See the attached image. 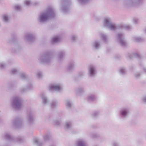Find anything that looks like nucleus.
Returning a JSON list of instances; mask_svg holds the SVG:
<instances>
[{
	"instance_id": "obj_1",
	"label": "nucleus",
	"mask_w": 146,
	"mask_h": 146,
	"mask_svg": "<svg viewBox=\"0 0 146 146\" xmlns=\"http://www.w3.org/2000/svg\"><path fill=\"white\" fill-rule=\"evenodd\" d=\"M103 26L106 28H108L110 30L115 31L117 29H125L127 30H130L132 27L129 25L120 24L116 25L115 24L112 23L111 19L109 17L105 18L103 21Z\"/></svg>"
},
{
	"instance_id": "obj_2",
	"label": "nucleus",
	"mask_w": 146,
	"mask_h": 146,
	"mask_svg": "<svg viewBox=\"0 0 146 146\" xmlns=\"http://www.w3.org/2000/svg\"><path fill=\"white\" fill-rule=\"evenodd\" d=\"M56 14L54 9L51 7H48L45 11L40 13L39 16L38 21L40 23H43L49 19L55 18Z\"/></svg>"
},
{
	"instance_id": "obj_3",
	"label": "nucleus",
	"mask_w": 146,
	"mask_h": 146,
	"mask_svg": "<svg viewBox=\"0 0 146 146\" xmlns=\"http://www.w3.org/2000/svg\"><path fill=\"white\" fill-rule=\"evenodd\" d=\"M53 53L51 51H48L42 54L38 58L39 62L41 63L50 64L52 61Z\"/></svg>"
},
{
	"instance_id": "obj_4",
	"label": "nucleus",
	"mask_w": 146,
	"mask_h": 146,
	"mask_svg": "<svg viewBox=\"0 0 146 146\" xmlns=\"http://www.w3.org/2000/svg\"><path fill=\"white\" fill-rule=\"evenodd\" d=\"M22 102L23 100L21 97L18 96L14 97L11 103V107L15 110H19L21 107Z\"/></svg>"
},
{
	"instance_id": "obj_5",
	"label": "nucleus",
	"mask_w": 146,
	"mask_h": 146,
	"mask_svg": "<svg viewBox=\"0 0 146 146\" xmlns=\"http://www.w3.org/2000/svg\"><path fill=\"white\" fill-rule=\"evenodd\" d=\"M4 137L6 140L10 142H17L21 143L23 141V138L22 137L19 136L17 137H15L11 136L10 134L8 133H6L5 134Z\"/></svg>"
},
{
	"instance_id": "obj_6",
	"label": "nucleus",
	"mask_w": 146,
	"mask_h": 146,
	"mask_svg": "<svg viewBox=\"0 0 146 146\" xmlns=\"http://www.w3.org/2000/svg\"><path fill=\"white\" fill-rule=\"evenodd\" d=\"M61 9L63 12L67 13L69 10L70 6L72 2L71 0H61Z\"/></svg>"
},
{
	"instance_id": "obj_7",
	"label": "nucleus",
	"mask_w": 146,
	"mask_h": 146,
	"mask_svg": "<svg viewBox=\"0 0 146 146\" xmlns=\"http://www.w3.org/2000/svg\"><path fill=\"white\" fill-rule=\"evenodd\" d=\"M23 125V119L21 117H18L15 118L13 121V127L15 128H19Z\"/></svg>"
},
{
	"instance_id": "obj_8",
	"label": "nucleus",
	"mask_w": 146,
	"mask_h": 146,
	"mask_svg": "<svg viewBox=\"0 0 146 146\" xmlns=\"http://www.w3.org/2000/svg\"><path fill=\"white\" fill-rule=\"evenodd\" d=\"M116 37L117 41L121 46L125 47L127 46V44L125 39L124 34L118 33L117 34Z\"/></svg>"
},
{
	"instance_id": "obj_9",
	"label": "nucleus",
	"mask_w": 146,
	"mask_h": 146,
	"mask_svg": "<svg viewBox=\"0 0 146 146\" xmlns=\"http://www.w3.org/2000/svg\"><path fill=\"white\" fill-rule=\"evenodd\" d=\"M130 113L129 110L127 108H123L120 110L119 112V117L123 119L127 118Z\"/></svg>"
},
{
	"instance_id": "obj_10",
	"label": "nucleus",
	"mask_w": 146,
	"mask_h": 146,
	"mask_svg": "<svg viewBox=\"0 0 146 146\" xmlns=\"http://www.w3.org/2000/svg\"><path fill=\"white\" fill-rule=\"evenodd\" d=\"M26 119L29 125H31L34 123L35 121V115L31 111H28L27 113Z\"/></svg>"
},
{
	"instance_id": "obj_11",
	"label": "nucleus",
	"mask_w": 146,
	"mask_h": 146,
	"mask_svg": "<svg viewBox=\"0 0 146 146\" xmlns=\"http://www.w3.org/2000/svg\"><path fill=\"white\" fill-rule=\"evenodd\" d=\"M96 74V71L95 67L93 65H90L88 67V74L90 77H95Z\"/></svg>"
},
{
	"instance_id": "obj_12",
	"label": "nucleus",
	"mask_w": 146,
	"mask_h": 146,
	"mask_svg": "<svg viewBox=\"0 0 146 146\" xmlns=\"http://www.w3.org/2000/svg\"><path fill=\"white\" fill-rule=\"evenodd\" d=\"M35 39V36L32 33H27L24 36L25 40L30 42H34Z\"/></svg>"
},
{
	"instance_id": "obj_13",
	"label": "nucleus",
	"mask_w": 146,
	"mask_h": 146,
	"mask_svg": "<svg viewBox=\"0 0 146 146\" xmlns=\"http://www.w3.org/2000/svg\"><path fill=\"white\" fill-rule=\"evenodd\" d=\"M143 0H125V3L127 5H141Z\"/></svg>"
},
{
	"instance_id": "obj_14",
	"label": "nucleus",
	"mask_w": 146,
	"mask_h": 146,
	"mask_svg": "<svg viewBox=\"0 0 146 146\" xmlns=\"http://www.w3.org/2000/svg\"><path fill=\"white\" fill-rule=\"evenodd\" d=\"M75 64V62L73 61L69 62L66 67L67 72H72L74 70Z\"/></svg>"
},
{
	"instance_id": "obj_15",
	"label": "nucleus",
	"mask_w": 146,
	"mask_h": 146,
	"mask_svg": "<svg viewBox=\"0 0 146 146\" xmlns=\"http://www.w3.org/2000/svg\"><path fill=\"white\" fill-rule=\"evenodd\" d=\"M33 88V86L31 81H30L28 83L26 88H21L20 89V91L22 93L27 92L28 90H30Z\"/></svg>"
},
{
	"instance_id": "obj_16",
	"label": "nucleus",
	"mask_w": 146,
	"mask_h": 146,
	"mask_svg": "<svg viewBox=\"0 0 146 146\" xmlns=\"http://www.w3.org/2000/svg\"><path fill=\"white\" fill-rule=\"evenodd\" d=\"M75 146H87V144L86 141L84 139H79L76 141Z\"/></svg>"
},
{
	"instance_id": "obj_17",
	"label": "nucleus",
	"mask_w": 146,
	"mask_h": 146,
	"mask_svg": "<svg viewBox=\"0 0 146 146\" xmlns=\"http://www.w3.org/2000/svg\"><path fill=\"white\" fill-rule=\"evenodd\" d=\"M65 52L64 50H61L58 53V61L59 62H62L63 59L65 55Z\"/></svg>"
},
{
	"instance_id": "obj_18",
	"label": "nucleus",
	"mask_w": 146,
	"mask_h": 146,
	"mask_svg": "<svg viewBox=\"0 0 146 146\" xmlns=\"http://www.w3.org/2000/svg\"><path fill=\"white\" fill-rule=\"evenodd\" d=\"M101 47L100 42L98 40L94 41L92 44V47L93 49L98 50Z\"/></svg>"
},
{
	"instance_id": "obj_19",
	"label": "nucleus",
	"mask_w": 146,
	"mask_h": 146,
	"mask_svg": "<svg viewBox=\"0 0 146 146\" xmlns=\"http://www.w3.org/2000/svg\"><path fill=\"white\" fill-rule=\"evenodd\" d=\"M97 99L96 96L95 94H90L87 98V101L89 102H92L95 101Z\"/></svg>"
},
{
	"instance_id": "obj_20",
	"label": "nucleus",
	"mask_w": 146,
	"mask_h": 146,
	"mask_svg": "<svg viewBox=\"0 0 146 146\" xmlns=\"http://www.w3.org/2000/svg\"><path fill=\"white\" fill-rule=\"evenodd\" d=\"M72 123L71 121H68L66 122L65 126V128L66 129H72Z\"/></svg>"
},
{
	"instance_id": "obj_21",
	"label": "nucleus",
	"mask_w": 146,
	"mask_h": 146,
	"mask_svg": "<svg viewBox=\"0 0 146 146\" xmlns=\"http://www.w3.org/2000/svg\"><path fill=\"white\" fill-rule=\"evenodd\" d=\"M75 92L77 95H81L84 92V88L82 86L78 87L76 89Z\"/></svg>"
},
{
	"instance_id": "obj_22",
	"label": "nucleus",
	"mask_w": 146,
	"mask_h": 146,
	"mask_svg": "<svg viewBox=\"0 0 146 146\" xmlns=\"http://www.w3.org/2000/svg\"><path fill=\"white\" fill-rule=\"evenodd\" d=\"M137 58L138 59L141 58L140 56L137 53H133L132 54H128L127 56V59H131L133 57Z\"/></svg>"
},
{
	"instance_id": "obj_23",
	"label": "nucleus",
	"mask_w": 146,
	"mask_h": 146,
	"mask_svg": "<svg viewBox=\"0 0 146 146\" xmlns=\"http://www.w3.org/2000/svg\"><path fill=\"white\" fill-rule=\"evenodd\" d=\"M41 98L42 100V103L44 105H47L48 103L49 100L45 94H42L41 95Z\"/></svg>"
},
{
	"instance_id": "obj_24",
	"label": "nucleus",
	"mask_w": 146,
	"mask_h": 146,
	"mask_svg": "<svg viewBox=\"0 0 146 146\" xmlns=\"http://www.w3.org/2000/svg\"><path fill=\"white\" fill-rule=\"evenodd\" d=\"M50 90H54L57 91H59L60 90V87L59 85H51L50 86Z\"/></svg>"
},
{
	"instance_id": "obj_25",
	"label": "nucleus",
	"mask_w": 146,
	"mask_h": 146,
	"mask_svg": "<svg viewBox=\"0 0 146 146\" xmlns=\"http://www.w3.org/2000/svg\"><path fill=\"white\" fill-rule=\"evenodd\" d=\"M58 105V103L56 100H52L50 103V107L51 108H55Z\"/></svg>"
},
{
	"instance_id": "obj_26",
	"label": "nucleus",
	"mask_w": 146,
	"mask_h": 146,
	"mask_svg": "<svg viewBox=\"0 0 146 146\" xmlns=\"http://www.w3.org/2000/svg\"><path fill=\"white\" fill-rule=\"evenodd\" d=\"M65 105L68 108H70L72 106V104L71 101L68 99H67L65 100Z\"/></svg>"
},
{
	"instance_id": "obj_27",
	"label": "nucleus",
	"mask_w": 146,
	"mask_h": 146,
	"mask_svg": "<svg viewBox=\"0 0 146 146\" xmlns=\"http://www.w3.org/2000/svg\"><path fill=\"white\" fill-rule=\"evenodd\" d=\"M60 40V38L59 36H57L53 38L52 39V44L56 43L59 42Z\"/></svg>"
},
{
	"instance_id": "obj_28",
	"label": "nucleus",
	"mask_w": 146,
	"mask_h": 146,
	"mask_svg": "<svg viewBox=\"0 0 146 146\" xmlns=\"http://www.w3.org/2000/svg\"><path fill=\"white\" fill-rule=\"evenodd\" d=\"M100 114V112L99 111H93L92 114L91 115L92 118H95L97 117Z\"/></svg>"
},
{
	"instance_id": "obj_29",
	"label": "nucleus",
	"mask_w": 146,
	"mask_h": 146,
	"mask_svg": "<svg viewBox=\"0 0 146 146\" xmlns=\"http://www.w3.org/2000/svg\"><path fill=\"white\" fill-rule=\"evenodd\" d=\"M119 74L122 76L126 74V71L125 68L124 67L120 68L119 70Z\"/></svg>"
},
{
	"instance_id": "obj_30",
	"label": "nucleus",
	"mask_w": 146,
	"mask_h": 146,
	"mask_svg": "<svg viewBox=\"0 0 146 146\" xmlns=\"http://www.w3.org/2000/svg\"><path fill=\"white\" fill-rule=\"evenodd\" d=\"M133 40L135 42H139L143 40L142 38L138 36H134L133 38Z\"/></svg>"
},
{
	"instance_id": "obj_31",
	"label": "nucleus",
	"mask_w": 146,
	"mask_h": 146,
	"mask_svg": "<svg viewBox=\"0 0 146 146\" xmlns=\"http://www.w3.org/2000/svg\"><path fill=\"white\" fill-rule=\"evenodd\" d=\"M11 72L13 74H17L20 73V70L17 68H13L11 69Z\"/></svg>"
},
{
	"instance_id": "obj_32",
	"label": "nucleus",
	"mask_w": 146,
	"mask_h": 146,
	"mask_svg": "<svg viewBox=\"0 0 146 146\" xmlns=\"http://www.w3.org/2000/svg\"><path fill=\"white\" fill-rule=\"evenodd\" d=\"M2 19L3 22L5 23H8L9 22V19L8 16L7 15H3Z\"/></svg>"
},
{
	"instance_id": "obj_33",
	"label": "nucleus",
	"mask_w": 146,
	"mask_h": 146,
	"mask_svg": "<svg viewBox=\"0 0 146 146\" xmlns=\"http://www.w3.org/2000/svg\"><path fill=\"white\" fill-rule=\"evenodd\" d=\"M51 138V135L50 133H48L44 137V139L45 141H48Z\"/></svg>"
},
{
	"instance_id": "obj_34",
	"label": "nucleus",
	"mask_w": 146,
	"mask_h": 146,
	"mask_svg": "<svg viewBox=\"0 0 146 146\" xmlns=\"http://www.w3.org/2000/svg\"><path fill=\"white\" fill-rule=\"evenodd\" d=\"M34 142L37 145V146H42L43 144V142L39 141L38 139L36 138L34 139Z\"/></svg>"
},
{
	"instance_id": "obj_35",
	"label": "nucleus",
	"mask_w": 146,
	"mask_h": 146,
	"mask_svg": "<svg viewBox=\"0 0 146 146\" xmlns=\"http://www.w3.org/2000/svg\"><path fill=\"white\" fill-rule=\"evenodd\" d=\"M20 76L21 79L23 80H26L28 78V76L25 73L20 74Z\"/></svg>"
},
{
	"instance_id": "obj_36",
	"label": "nucleus",
	"mask_w": 146,
	"mask_h": 146,
	"mask_svg": "<svg viewBox=\"0 0 146 146\" xmlns=\"http://www.w3.org/2000/svg\"><path fill=\"white\" fill-rule=\"evenodd\" d=\"M102 39L105 42H106L108 41L107 36L105 34L102 33H100Z\"/></svg>"
},
{
	"instance_id": "obj_37",
	"label": "nucleus",
	"mask_w": 146,
	"mask_h": 146,
	"mask_svg": "<svg viewBox=\"0 0 146 146\" xmlns=\"http://www.w3.org/2000/svg\"><path fill=\"white\" fill-rule=\"evenodd\" d=\"M79 3L85 4L89 2L90 0H77Z\"/></svg>"
},
{
	"instance_id": "obj_38",
	"label": "nucleus",
	"mask_w": 146,
	"mask_h": 146,
	"mask_svg": "<svg viewBox=\"0 0 146 146\" xmlns=\"http://www.w3.org/2000/svg\"><path fill=\"white\" fill-rule=\"evenodd\" d=\"M141 74V73L137 72L134 74V76L135 78L138 79L140 78Z\"/></svg>"
},
{
	"instance_id": "obj_39",
	"label": "nucleus",
	"mask_w": 146,
	"mask_h": 146,
	"mask_svg": "<svg viewBox=\"0 0 146 146\" xmlns=\"http://www.w3.org/2000/svg\"><path fill=\"white\" fill-rule=\"evenodd\" d=\"M13 8L16 11H20L21 9V6L19 5H15L14 7Z\"/></svg>"
},
{
	"instance_id": "obj_40",
	"label": "nucleus",
	"mask_w": 146,
	"mask_h": 146,
	"mask_svg": "<svg viewBox=\"0 0 146 146\" xmlns=\"http://www.w3.org/2000/svg\"><path fill=\"white\" fill-rule=\"evenodd\" d=\"M61 123V121L60 120H56L54 121V125H60Z\"/></svg>"
},
{
	"instance_id": "obj_41",
	"label": "nucleus",
	"mask_w": 146,
	"mask_h": 146,
	"mask_svg": "<svg viewBox=\"0 0 146 146\" xmlns=\"http://www.w3.org/2000/svg\"><path fill=\"white\" fill-rule=\"evenodd\" d=\"M77 38V36L76 35H72L71 36V40L74 42H75Z\"/></svg>"
},
{
	"instance_id": "obj_42",
	"label": "nucleus",
	"mask_w": 146,
	"mask_h": 146,
	"mask_svg": "<svg viewBox=\"0 0 146 146\" xmlns=\"http://www.w3.org/2000/svg\"><path fill=\"white\" fill-rule=\"evenodd\" d=\"M140 68L142 69L144 72L146 73V68L142 64H140Z\"/></svg>"
},
{
	"instance_id": "obj_43",
	"label": "nucleus",
	"mask_w": 146,
	"mask_h": 146,
	"mask_svg": "<svg viewBox=\"0 0 146 146\" xmlns=\"http://www.w3.org/2000/svg\"><path fill=\"white\" fill-rule=\"evenodd\" d=\"M91 136L93 138H97L98 137V135L95 133H92L91 135Z\"/></svg>"
},
{
	"instance_id": "obj_44",
	"label": "nucleus",
	"mask_w": 146,
	"mask_h": 146,
	"mask_svg": "<svg viewBox=\"0 0 146 146\" xmlns=\"http://www.w3.org/2000/svg\"><path fill=\"white\" fill-rule=\"evenodd\" d=\"M37 76L38 78H41L42 76V74L41 72L38 71L37 72Z\"/></svg>"
},
{
	"instance_id": "obj_45",
	"label": "nucleus",
	"mask_w": 146,
	"mask_h": 146,
	"mask_svg": "<svg viewBox=\"0 0 146 146\" xmlns=\"http://www.w3.org/2000/svg\"><path fill=\"white\" fill-rule=\"evenodd\" d=\"M6 66V64L4 63H1L0 65V68L1 69H3L5 68Z\"/></svg>"
},
{
	"instance_id": "obj_46",
	"label": "nucleus",
	"mask_w": 146,
	"mask_h": 146,
	"mask_svg": "<svg viewBox=\"0 0 146 146\" xmlns=\"http://www.w3.org/2000/svg\"><path fill=\"white\" fill-rule=\"evenodd\" d=\"M112 146H119L118 143L116 141H114L112 143Z\"/></svg>"
},
{
	"instance_id": "obj_47",
	"label": "nucleus",
	"mask_w": 146,
	"mask_h": 146,
	"mask_svg": "<svg viewBox=\"0 0 146 146\" xmlns=\"http://www.w3.org/2000/svg\"><path fill=\"white\" fill-rule=\"evenodd\" d=\"M25 3L27 6H29L31 4V1L29 0H27L25 1Z\"/></svg>"
},
{
	"instance_id": "obj_48",
	"label": "nucleus",
	"mask_w": 146,
	"mask_h": 146,
	"mask_svg": "<svg viewBox=\"0 0 146 146\" xmlns=\"http://www.w3.org/2000/svg\"><path fill=\"white\" fill-rule=\"evenodd\" d=\"M133 21L134 23L135 24H136L137 23L139 20L137 18H134L133 19Z\"/></svg>"
},
{
	"instance_id": "obj_49",
	"label": "nucleus",
	"mask_w": 146,
	"mask_h": 146,
	"mask_svg": "<svg viewBox=\"0 0 146 146\" xmlns=\"http://www.w3.org/2000/svg\"><path fill=\"white\" fill-rule=\"evenodd\" d=\"M84 72H79L78 74L79 77H82L84 74Z\"/></svg>"
},
{
	"instance_id": "obj_50",
	"label": "nucleus",
	"mask_w": 146,
	"mask_h": 146,
	"mask_svg": "<svg viewBox=\"0 0 146 146\" xmlns=\"http://www.w3.org/2000/svg\"><path fill=\"white\" fill-rule=\"evenodd\" d=\"M135 68V66L133 65H131L129 66V68L130 70H133Z\"/></svg>"
},
{
	"instance_id": "obj_51",
	"label": "nucleus",
	"mask_w": 146,
	"mask_h": 146,
	"mask_svg": "<svg viewBox=\"0 0 146 146\" xmlns=\"http://www.w3.org/2000/svg\"><path fill=\"white\" fill-rule=\"evenodd\" d=\"M142 100L144 103H146V96H144L143 97Z\"/></svg>"
},
{
	"instance_id": "obj_52",
	"label": "nucleus",
	"mask_w": 146,
	"mask_h": 146,
	"mask_svg": "<svg viewBox=\"0 0 146 146\" xmlns=\"http://www.w3.org/2000/svg\"><path fill=\"white\" fill-rule=\"evenodd\" d=\"M38 3L37 2H35V3H34V4H33V5H38Z\"/></svg>"
},
{
	"instance_id": "obj_53",
	"label": "nucleus",
	"mask_w": 146,
	"mask_h": 146,
	"mask_svg": "<svg viewBox=\"0 0 146 146\" xmlns=\"http://www.w3.org/2000/svg\"><path fill=\"white\" fill-rule=\"evenodd\" d=\"M48 120L49 121L50 120V117L49 116H48Z\"/></svg>"
},
{
	"instance_id": "obj_54",
	"label": "nucleus",
	"mask_w": 146,
	"mask_h": 146,
	"mask_svg": "<svg viewBox=\"0 0 146 146\" xmlns=\"http://www.w3.org/2000/svg\"><path fill=\"white\" fill-rule=\"evenodd\" d=\"M144 31L145 33H146V28L144 29Z\"/></svg>"
},
{
	"instance_id": "obj_55",
	"label": "nucleus",
	"mask_w": 146,
	"mask_h": 146,
	"mask_svg": "<svg viewBox=\"0 0 146 146\" xmlns=\"http://www.w3.org/2000/svg\"><path fill=\"white\" fill-rule=\"evenodd\" d=\"M16 50H19V49L18 48H17Z\"/></svg>"
},
{
	"instance_id": "obj_56",
	"label": "nucleus",
	"mask_w": 146,
	"mask_h": 146,
	"mask_svg": "<svg viewBox=\"0 0 146 146\" xmlns=\"http://www.w3.org/2000/svg\"><path fill=\"white\" fill-rule=\"evenodd\" d=\"M13 52H16V51H14L13 50Z\"/></svg>"
},
{
	"instance_id": "obj_57",
	"label": "nucleus",
	"mask_w": 146,
	"mask_h": 146,
	"mask_svg": "<svg viewBox=\"0 0 146 146\" xmlns=\"http://www.w3.org/2000/svg\"><path fill=\"white\" fill-rule=\"evenodd\" d=\"M95 146H96V145H95Z\"/></svg>"
}]
</instances>
